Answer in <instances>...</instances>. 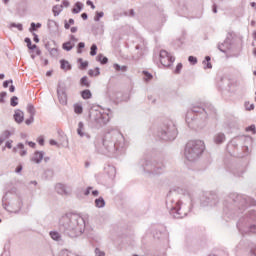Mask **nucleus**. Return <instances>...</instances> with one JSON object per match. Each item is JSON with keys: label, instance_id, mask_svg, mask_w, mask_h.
<instances>
[{"label": "nucleus", "instance_id": "cd10ccee", "mask_svg": "<svg viewBox=\"0 0 256 256\" xmlns=\"http://www.w3.org/2000/svg\"><path fill=\"white\" fill-rule=\"evenodd\" d=\"M88 75H89L90 77H98V75H101V72H100V70H99V67H96L95 70L90 69V70L88 71Z\"/></svg>", "mask_w": 256, "mask_h": 256}, {"label": "nucleus", "instance_id": "b1692460", "mask_svg": "<svg viewBox=\"0 0 256 256\" xmlns=\"http://www.w3.org/2000/svg\"><path fill=\"white\" fill-rule=\"evenodd\" d=\"M242 203H245L246 205H250L252 207H255L256 205V201L255 199L251 198V197H245L242 199Z\"/></svg>", "mask_w": 256, "mask_h": 256}, {"label": "nucleus", "instance_id": "a18cd8bd", "mask_svg": "<svg viewBox=\"0 0 256 256\" xmlns=\"http://www.w3.org/2000/svg\"><path fill=\"white\" fill-rule=\"evenodd\" d=\"M5 97H7V92L0 93V103H5Z\"/></svg>", "mask_w": 256, "mask_h": 256}, {"label": "nucleus", "instance_id": "774afa93", "mask_svg": "<svg viewBox=\"0 0 256 256\" xmlns=\"http://www.w3.org/2000/svg\"><path fill=\"white\" fill-rule=\"evenodd\" d=\"M29 147H32V149H35V142H27Z\"/></svg>", "mask_w": 256, "mask_h": 256}, {"label": "nucleus", "instance_id": "ddd939ff", "mask_svg": "<svg viewBox=\"0 0 256 256\" xmlns=\"http://www.w3.org/2000/svg\"><path fill=\"white\" fill-rule=\"evenodd\" d=\"M45 47L51 57H59V49H57L56 47H52L51 43H46Z\"/></svg>", "mask_w": 256, "mask_h": 256}, {"label": "nucleus", "instance_id": "c756f323", "mask_svg": "<svg viewBox=\"0 0 256 256\" xmlns=\"http://www.w3.org/2000/svg\"><path fill=\"white\" fill-rule=\"evenodd\" d=\"M92 96L93 95L91 94V90H89V89H86L81 92L82 99H91Z\"/></svg>", "mask_w": 256, "mask_h": 256}, {"label": "nucleus", "instance_id": "aec40b11", "mask_svg": "<svg viewBox=\"0 0 256 256\" xmlns=\"http://www.w3.org/2000/svg\"><path fill=\"white\" fill-rule=\"evenodd\" d=\"M60 67L63 71H71V64L67 60H60Z\"/></svg>", "mask_w": 256, "mask_h": 256}, {"label": "nucleus", "instance_id": "6e6d98bb", "mask_svg": "<svg viewBox=\"0 0 256 256\" xmlns=\"http://www.w3.org/2000/svg\"><path fill=\"white\" fill-rule=\"evenodd\" d=\"M86 5L90 6L91 9H95V4H93V1H91V0H87Z\"/></svg>", "mask_w": 256, "mask_h": 256}, {"label": "nucleus", "instance_id": "680f3d73", "mask_svg": "<svg viewBox=\"0 0 256 256\" xmlns=\"http://www.w3.org/2000/svg\"><path fill=\"white\" fill-rule=\"evenodd\" d=\"M69 5H70V3H69V1H67V0H64L63 2H62V6L63 7H69Z\"/></svg>", "mask_w": 256, "mask_h": 256}, {"label": "nucleus", "instance_id": "338daca9", "mask_svg": "<svg viewBox=\"0 0 256 256\" xmlns=\"http://www.w3.org/2000/svg\"><path fill=\"white\" fill-rule=\"evenodd\" d=\"M255 229H256L255 225L250 226V232L251 233H256Z\"/></svg>", "mask_w": 256, "mask_h": 256}, {"label": "nucleus", "instance_id": "0eeeda50", "mask_svg": "<svg viewBox=\"0 0 256 256\" xmlns=\"http://www.w3.org/2000/svg\"><path fill=\"white\" fill-rule=\"evenodd\" d=\"M195 113H199L202 117L207 118V111L205 108L200 106H193L191 111H188L186 114V123L188 126L193 128V123H195Z\"/></svg>", "mask_w": 256, "mask_h": 256}, {"label": "nucleus", "instance_id": "2eb2a0df", "mask_svg": "<svg viewBox=\"0 0 256 256\" xmlns=\"http://www.w3.org/2000/svg\"><path fill=\"white\" fill-rule=\"evenodd\" d=\"M45 153L43 151H36L34 153V156L32 157V161L34 163H41V161H43V157H44Z\"/></svg>", "mask_w": 256, "mask_h": 256}, {"label": "nucleus", "instance_id": "dca6fc26", "mask_svg": "<svg viewBox=\"0 0 256 256\" xmlns=\"http://www.w3.org/2000/svg\"><path fill=\"white\" fill-rule=\"evenodd\" d=\"M55 191L58 193V195H67V188L65 187V184H62V183L56 184Z\"/></svg>", "mask_w": 256, "mask_h": 256}, {"label": "nucleus", "instance_id": "9d476101", "mask_svg": "<svg viewBox=\"0 0 256 256\" xmlns=\"http://www.w3.org/2000/svg\"><path fill=\"white\" fill-rule=\"evenodd\" d=\"M217 203H219V197L216 194H209L201 199V207H215Z\"/></svg>", "mask_w": 256, "mask_h": 256}, {"label": "nucleus", "instance_id": "7c9ffc66", "mask_svg": "<svg viewBox=\"0 0 256 256\" xmlns=\"http://www.w3.org/2000/svg\"><path fill=\"white\" fill-rule=\"evenodd\" d=\"M78 63H80L79 69L83 70V69H87L89 67V62L88 61L83 62V58H79Z\"/></svg>", "mask_w": 256, "mask_h": 256}, {"label": "nucleus", "instance_id": "052dcab7", "mask_svg": "<svg viewBox=\"0 0 256 256\" xmlns=\"http://www.w3.org/2000/svg\"><path fill=\"white\" fill-rule=\"evenodd\" d=\"M38 143H39V145H45V139H43V137H40L38 139Z\"/></svg>", "mask_w": 256, "mask_h": 256}, {"label": "nucleus", "instance_id": "6ab92c4d", "mask_svg": "<svg viewBox=\"0 0 256 256\" xmlns=\"http://www.w3.org/2000/svg\"><path fill=\"white\" fill-rule=\"evenodd\" d=\"M225 141V134L224 133H217L214 136V143H216L217 145L223 143Z\"/></svg>", "mask_w": 256, "mask_h": 256}, {"label": "nucleus", "instance_id": "37998d69", "mask_svg": "<svg viewBox=\"0 0 256 256\" xmlns=\"http://www.w3.org/2000/svg\"><path fill=\"white\" fill-rule=\"evenodd\" d=\"M188 61L189 63H192V65H197V57L189 56Z\"/></svg>", "mask_w": 256, "mask_h": 256}, {"label": "nucleus", "instance_id": "c03bdc74", "mask_svg": "<svg viewBox=\"0 0 256 256\" xmlns=\"http://www.w3.org/2000/svg\"><path fill=\"white\" fill-rule=\"evenodd\" d=\"M245 107L247 111H253V109H255L254 104L245 103Z\"/></svg>", "mask_w": 256, "mask_h": 256}, {"label": "nucleus", "instance_id": "6e6552de", "mask_svg": "<svg viewBox=\"0 0 256 256\" xmlns=\"http://www.w3.org/2000/svg\"><path fill=\"white\" fill-rule=\"evenodd\" d=\"M93 121L99 125V127H103V125H107L108 121L111 119L109 114L95 111L93 114Z\"/></svg>", "mask_w": 256, "mask_h": 256}, {"label": "nucleus", "instance_id": "a878e982", "mask_svg": "<svg viewBox=\"0 0 256 256\" xmlns=\"http://www.w3.org/2000/svg\"><path fill=\"white\" fill-rule=\"evenodd\" d=\"M204 69H213V65H211V57L206 56L203 61Z\"/></svg>", "mask_w": 256, "mask_h": 256}, {"label": "nucleus", "instance_id": "c85d7f7f", "mask_svg": "<svg viewBox=\"0 0 256 256\" xmlns=\"http://www.w3.org/2000/svg\"><path fill=\"white\" fill-rule=\"evenodd\" d=\"M82 9H83V4L80 2H77L75 4V7L72 9V13H75V14L81 13Z\"/></svg>", "mask_w": 256, "mask_h": 256}, {"label": "nucleus", "instance_id": "72a5a7b5", "mask_svg": "<svg viewBox=\"0 0 256 256\" xmlns=\"http://www.w3.org/2000/svg\"><path fill=\"white\" fill-rule=\"evenodd\" d=\"M97 61H100L102 65H107L109 59L105 56H103L102 54H99L97 56Z\"/></svg>", "mask_w": 256, "mask_h": 256}, {"label": "nucleus", "instance_id": "49530a36", "mask_svg": "<svg viewBox=\"0 0 256 256\" xmlns=\"http://www.w3.org/2000/svg\"><path fill=\"white\" fill-rule=\"evenodd\" d=\"M81 49H85V44L83 42L78 43V50L77 53H83Z\"/></svg>", "mask_w": 256, "mask_h": 256}, {"label": "nucleus", "instance_id": "3c124183", "mask_svg": "<svg viewBox=\"0 0 256 256\" xmlns=\"http://www.w3.org/2000/svg\"><path fill=\"white\" fill-rule=\"evenodd\" d=\"M246 131H252L253 135L256 133L255 125H251L246 128Z\"/></svg>", "mask_w": 256, "mask_h": 256}, {"label": "nucleus", "instance_id": "9b49d317", "mask_svg": "<svg viewBox=\"0 0 256 256\" xmlns=\"http://www.w3.org/2000/svg\"><path fill=\"white\" fill-rule=\"evenodd\" d=\"M57 95L59 103H61V105H67V93L65 92V88L59 86L57 89Z\"/></svg>", "mask_w": 256, "mask_h": 256}, {"label": "nucleus", "instance_id": "423d86ee", "mask_svg": "<svg viewBox=\"0 0 256 256\" xmlns=\"http://www.w3.org/2000/svg\"><path fill=\"white\" fill-rule=\"evenodd\" d=\"M166 207L174 219H183L187 215V213H183V210H181V201L171 194L167 196Z\"/></svg>", "mask_w": 256, "mask_h": 256}, {"label": "nucleus", "instance_id": "4be33fe9", "mask_svg": "<svg viewBox=\"0 0 256 256\" xmlns=\"http://www.w3.org/2000/svg\"><path fill=\"white\" fill-rule=\"evenodd\" d=\"M22 208H23V200L18 199L16 201V209L9 210V211H10V213H19V211H21Z\"/></svg>", "mask_w": 256, "mask_h": 256}, {"label": "nucleus", "instance_id": "393cba45", "mask_svg": "<svg viewBox=\"0 0 256 256\" xmlns=\"http://www.w3.org/2000/svg\"><path fill=\"white\" fill-rule=\"evenodd\" d=\"M80 85H82V87H91V81H89V78L87 76H83L80 79Z\"/></svg>", "mask_w": 256, "mask_h": 256}, {"label": "nucleus", "instance_id": "09e8293b", "mask_svg": "<svg viewBox=\"0 0 256 256\" xmlns=\"http://www.w3.org/2000/svg\"><path fill=\"white\" fill-rule=\"evenodd\" d=\"M182 69H183V64H181V63L177 64L175 73H181Z\"/></svg>", "mask_w": 256, "mask_h": 256}, {"label": "nucleus", "instance_id": "4d7b16f0", "mask_svg": "<svg viewBox=\"0 0 256 256\" xmlns=\"http://www.w3.org/2000/svg\"><path fill=\"white\" fill-rule=\"evenodd\" d=\"M29 31H37V26H36L35 22L31 23V27H30Z\"/></svg>", "mask_w": 256, "mask_h": 256}, {"label": "nucleus", "instance_id": "e2e57ef3", "mask_svg": "<svg viewBox=\"0 0 256 256\" xmlns=\"http://www.w3.org/2000/svg\"><path fill=\"white\" fill-rule=\"evenodd\" d=\"M34 36V42L39 43V36L36 33H33Z\"/></svg>", "mask_w": 256, "mask_h": 256}, {"label": "nucleus", "instance_id": "864d4df0", "mask_svg": "<svg viewBox=\"0 0 256 256\" xmlns=\"http://www.w3.org/2000/svg\"><path fill=\"white\" fill-rule=\"evenodd\" d=\"M9 83H13V81H12V80H6V81H4V82H3V87H4L5 89H7V87H9Z\"/></svg>", "mask_w": 256, "mask_h": 256}, {"label": "nucleus", "instance_id": "13d9d810", "mask_svg": "<svg viewBox=\"0 0 256 256\" xmlns=\"http://www.w3.org/2000/svg\"><path fill=\"white\" fill-rule=\"evenodd\" d=\"M21 171H23V166L18 165L17 168L15 169V173H21Z\"/></svg>", "mask_w": 256, "mask_h": 256}, {"label": "nucleus", "instance_id": "58836bf2", "mask_svg": "<svg viewBox=\"0 0 256 256\" xmlns=\"http://www.w3.org/2000/svg\"><path fill=\"white\" fill-rule=\"evenodd\" d=\"M60 256H79V255L73 254V253L69 252V250H62L60 252Z\"/></svg>", "mask_w": 256, "mask_h": 256}, {"label": "nucleus", "instance_id": "7ed1b4c3", "mask_svg": "<svg viewBox=\"0 0 256 256\" xmlns=\"http://www.w3.org/2000/svg\"><path fill=\"white\" fill-rule=\"evenodd\" d=\"M138 171L145 173L148 177H155L165 171V165L156 160H141L138 164Z\"/></svg>", "mask_w": 256, "mask_h": 256}, {"label": "nucleus", "instance_id": "c9c22d12", "mask_svg": "<svg viewBox=\"0 0 256 256\" xmlns=\"http://www.w3.org/2000/svg\"><path fill=\"white\" fill-rule=\"evenodd\" d=\"M73 44H71V42H65L62 45V49H64V51H71V49H73Z\"/></svg>", "mask_w": 256, "mask_h": 256}, {"label": "nucleus", "instance_id": "8fccbe9b", "mask_svg": "<svg viewBox=\"0 0 256 256\" xmlns=\"http://www.w3.org/2000/svg\"><path fill=\"white\" fill-rule=\"evenodd\" d=\"M144 75H145V80L149 81V79H153V75H151V73L144 71Z\"/></svg>", "mask_w": 256, "mask_h": 256}, {"label": "nucleus", "instance_id": "bb28decb", "mask_svg": "<svg viewBox=\"0 0 256 256\" xmlns=\"http://www.w3.org/2000/svg\"><path fill=\"white\" fill-rule=\"evenodd\" d=\"M50 237L53 239V241H61V234L57 231H51Z\"/></svg>", "mask_w": 256, "mask_h": 256}, {"label": "nucleus", "instance_id": "412c9836", "mask_svg": "<svg viewBox=\"0 0 256 256\" xmlns=\"http://www.w3.org/2000/svg\"><path fill=\"white\" fill-rule=\"evenodd\" d=\"M62 11H63V5H55L52 8L54 17H59V15H61Z\"/></svg>", "mask_w": 256, "mask_h": 256}, {"label": "nucleus", "instance_id": "f257e3e1", "mask_svg": "<svg viewBox=\"0 0 256 256\" xmlns=\"http://www.w3.org/2000/svg\"><path fill=\"white\" fill-rule=\"evenodd\" d=\"M59 229L71 239L81 237L85 232V219L79 214H67L60 218Z\"/></svg>", "mask_w": 256, "mask_h": 256}, {"label": "nucleus", "instance_id": "de8ad7c7", "mask_svg": "<svg viewBox=\"0 0 256 256\" xmlns=\"http://www.w3.org/2000/svg\"><path fill=\"white\" fill-rule=\"evenodd\" d=\"M95 255L96 256H105V253L103 251H101V249L96 248L95 249Z\"/></svg>", "mask_w": 256, "mask_h": 256}, {"label": "nucleus", "instance_id": "79ce46f5", "mask_svg": "<svg viewBox=\"0 0 256 256\" xmlns=\"http://www.w3.org/2000/svg\"><path fill=\"white\" fill-rule=\"evenodd\" d=\"M10 27H15L16 29H18V31H23V24H16V23H11Z\"/></svg>", "mask_w": 256, "mask_h": 256}, {"label": "nucleus", "instance_id": "473e14b6", "mask_svg": "<svg viewBox=\"0 0 256 256\" xmlns=\"http://www.w3.org/2000/svg\"><path fill=\"white\" fill-rule=\"evenodd\" d=\"M74 113L81 115L83 113V106L81 104H74Z\"/></svg>", "mask_w": 256, "mask_h": 256}, {"label": "nucleus", "instance_id": "5701e85b", "mask_svg": "<svg viewBox=\"0 0 256 256\" xmlns=\"http://www.w3.org/2000/svg\"><path fill=\"white\" fill-rule=\"evenodd\" d=\"M95 207L98 209H103L105 207V199L103 197H99L95 200Z\"/></svg>", "mask_w": 256, "mask_h": 256}, {"label": "nucleus", "instance_id": "0e129e2a", "mask_svg": "<svg viewBox=\"0 0 256 256\" xmlns=\"http://www.w3.org/2000/svg\"><path fill=\"white\" fill-rule=\"evenodd\" d=\"M50 145H55L56 147H59V143L55 140H50Z\"/></svg>", "mask_w": 256, "mask_h": 256}, {"label": "nucleus", "instance_id": "f03ea898", "mask_svg": "<svg viewBox=\"0 0 256 256\" xmlns=\"http://www.w3.org/2000/svg\"><path fill=\"white\" fill-rule=\"evenodd\" d=\"M103 147L111 154L116 153L119 149H125L127 147L125 136L118 130H110L104 135Z\"/></svg>", "mask_w": 256, "mask_h": 256}, {"label": "nucleus", "instance_id": "69168bd1", "mask_svg": "<svg viewBox=\"0 0 256 256\" xmlns=\"http://www.w3.org/2000/svg\"><path fill=\"white\" fill-rule=\"evenodd\" d=\"M91 189H93L92 187H88L87 189H86V191L84 192V195H89L90 193H91Z\"/></svg>", "mask_w": 256, "mask_h": 256}, {"label": "nucleus", "instance_id": "39448f33", "mask_svg": "<svg viewBox=\"0 0 256 256\" xmlns=\"http://www.w3.org/2000/svg\"><path fill=\"white\" fill-rule=\"evenodd\" d=\"M157 137L163 141H175L177 137V126L169 121L164 123L157 131Z\"/></svg>", "mask_w": 256, "mask_h": 256}, {"label": "nucleus", "instance_id": "f8f14e48", "mask_svg": "<svg viewBox=\"0 0 256 256\" xmlns=\"http://www.w3.org/2000/svg\"><path fill=\"white\" fill-rule=\"evenodd\" d=\"M77 134L79 137H86V139H91V135L85 132V124L83 122L78 123Z\"/></svg>", "mask_w": 256, "mask_h": 256}, {"label": "nucleus", "instance_id": "4c0bfd02", "mask_svg": "<svg viewBox=\"0 0 256 256\" xmlns=\"http://www.w3.org/2000/svg\"><path fill=\"white\" fill-rule=\"evenodd\" d=\"M90 55L92 57H95V55H97V45L96 44H92V46L90 48Z\"/></svg>", "mask_w": 256, "mask_h": 256}, {"label": "nucleus", "instance_id": "f3484780", "mask_svg": "<svg viewBox=\"0 0 256 256\" xmlns=\"http://www.w3.org/2000/svg\"><path fill=\"white\" fill-rule=\"evenodd\" d=\"M23 119H25V114L23 113V111L21 110L15 111L14 121H16V123H23Z\"/></svg>", "mask_w": 256, "mask_h": 256}, {"label": "nucleus", "instance_id": "2f4dec72", "mask_svg": "<svg viewBox=\"0 0 256 256\" xmlns=\"http://www.w3.org/2000/svg\"><path fill=\"white\" fill-rule=\"evenodd\" d=\"M27 111H28L30 117H35V113H36L35 106H33L32 104H28Z\"/></svg>", "mask_w": 256, "mask_h": 256}, {"label": "nucleus", "instance_id": "bf43d9fd", "mask_svg": "<svg viewBox=\"0 0 256 256\" xmlns=\"http://www.w3.org/2000/svg\"><path fill=\"white\" fill-rule=\"evenodd\" d=\"M12 143L13 141H7L5 147H7V149H11L13 147Z\"/></svg>", "mask_w": 256, "mask_h": 256}, {"label": "nucleus", "instance_id": "1a4fd4ad", "mask_svg": "<svg viewBox=\"0 0 256 256\" xmlns=\"http://www.w3.org/2000/svg\"><path fill=\"white\" fill-rule=\"evenodd\" d=\"M175 62V57L171 56L169 52L166 50H161L160 51V63L164 67H171L173 63Z\"/></svg>", "mask_w": 256, "mask_h": 256}, {"label": "nucleus", "instance_id": "f704fd0d", "mask_svg": "<svg viewBox=\"0 0 256 256\" xmlns=\"http://www.w3.org/2000/svg\"><path fill=\"white\" fill-rule=\"evenodd\" d=\"M10 105L11 107H17L19 105V98L17 96H13L10 99Z\"/></svg>", "mask_w": 256, "mask_h": 256}, {"label": "nucleus", "instance_id": "ea45409f", "mask_svg": "<svg viewBox=\"0 0 256 256\" xmlns=\"http://www.w3.org/2000/svg\"><path fill=\"white\" fill-rule=\"evenodd\" d=\"M78 41L79 39H77L74 35H71L70 40L68 42L71 43L73 47H75Z\"/></svg>", "mask_w": 256, "mask_h": 256}, {"label": "nucleus", "instance_id": "e433bc0d", "mask_svg": "<svg viewBox=\"0 0 256 256\" xmlns=\"http://www.w3.org/2000/svg\"><path fill=\"white\" fill-rule=\"evenodd\" d=\"M114 69L116 71H122V73H125V71H127V66H121L119 64H114Z\"/></svg>", "mask_w": 256, "mask_h": 256}, {"label": "nucleus", "instance_id": "603ef678", "mask_svg": "<svg viewBox=\"0 0 256 256\" xmlns=\"http://www.w3.org/2000/svg\"><path fill=\"white\" fill-rule=\"evenodd\" d=\"M34 120H35V116H30L29 119H26L25 123L27 125H31V123H33Z\"/></svg>", "mask_w": 256, "mask_h": 256}, {"label": "nucleus", "instance_id": "a211bd4d", "mask_svg": "<svg viewBox=\"0 0 256 256\" xmlns=\"http://www.w3.org/2000/svg\"><path fill=\"white\" fill-rule=\"evenodd\" d=\"M9 137H11V132L9 130H5L4 132H2V134L0 135V145H3V143H5L7 139H9Z\"/></svg>", "mask_w": 256, "mask_h": 256}, {"label": "nucleus", "instance_id": "5fc2aeb1", "mask_svg": "<svg viewBox=\"0 0 256 256\" xmlns=\"http://www.w3.org/2000/svg\"><path fill=\"white\" fill-rule=\"evenodd\" d=\"M25 43H26V45H27V47H28V49H30V47H31V38H25Z\"/></svg>", "mask_w": 256, "mask_h": 256}, {"label": "nucleus", "instance_id": "20e7f679", "mask_svg": "<svg viewBox=\"0 0 256 256\" xmlns=\"http://www.w3.org/2000/svg\"><path fill=\"white\" fill-rule=\"evenodd\" d=\"M205 151V143L201 140H192L186 144L184 156L187 161H197Z\"/></svg>", "mask_w": 256, "mask_h": 256}, {"label": "nucleus", "instance_id": "4468645a", "mask_svg": "<svg viewBox=\"0 0 256 256\" xmlns=\"http://www.w3.org/2000/svg\"><path fill=\"white\" fill-rule=\"evenodd\" d=\"M218 49L219 51H221L222 53H227V51H229V49H231V42L229 41V39H226L224 41V43L219 44L218 45Z\"/></svg>", "mask_w": 256, "mask_h": 256}, {"label": "nucleus", "instance_id": "a19ab883", "mask_svg": "<svg viewBox=\"0 0 256 256\" xmlns=\"http://www.w3.org/2000/svg\"><path fill=\"white\" fill-rule=\"evenodd\" d=\"M104 15L105 13L103 12H96V15L94 16V21L98 22Z\"/></svg>", "mask_w": 256, "mask_h": 256}]
</instances>
